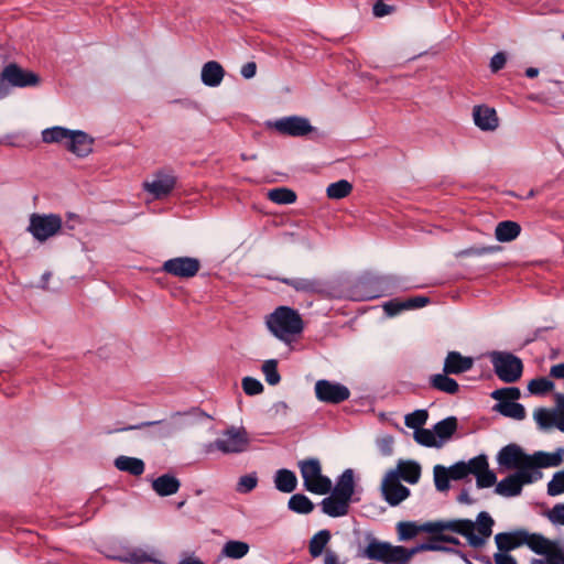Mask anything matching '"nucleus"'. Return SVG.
<instances>
[{"instance_id": "nucleus-18", "label": "nucleus", "mask_w": 564, "mask_h": 564, "mask_svg": "<svg viewBox=\"0 0 564 564\" xmlns=\"http://www.w3.org/2000/svg\"><path fill=\"white\" fill-rule=\"evenodd\" d=\"M474 366L471 357L463 356L458 351H449L444 360L443 371L445 375H460L469 371Z\"/></svg>"}, {"instance_id": "nucleus-9", "label": "nucleus", "mask_w": 564, "mask_h": 564, "mask_svg": "<svg viewBox=\"0 0 564 564\" xmlns=\"http://www.w3.org/2000/svg\"><path fill=\"white\" fill-rule=\"evenodd\" d=\"M542 477L540 470L525 471L520 470L511 474L500 480L495 488V492L502 497H516L522 491L524 485L532 484Z\"/></svg>"}, {"instance_id": "nucleus-64", "label": "nucleus", "mask_w": 564, "mask_h": 564, "mask_svg": "<svg viewBox=\"0 0 564 564\" xmlns=\"http://www.w3.org/2000/svg\"><path fill=\"white\" fill-rule=\"evenodd\" d=\"M494 560L496 564H518L513 556L501 551L494 555Z\"/></svg>"}, {"instance_id": "nucleus-58", "label": "nucleus", "mask_w": 564, "mask_h": 564, "mask_svg": "<svg viewBox=\"0 0 564 564\" xmlns=\"http://www.w3.org/2000/svg\"><path fill=\"white\" fill-rule=\"evenodd\" d=\"M495 250V247H470L463 250L460 254L467 257H480L484 254L492 253Z\"/></svg>"}, {"instance_id": "nucleus-10", "label": "nucleus", "mask_w": 564, "mask_h": 564, "mask_svg": "<svg viewBox=\"0 0 564 564\" xmlns=\"http://www.w3.org/2000/svg\"><path fill=\"white\" fill-rule=\"evenodd\" d=\"M62 228V218L56 214H32L28 230L39 241H45Z\"/></svg>"}, {"instance_id": "nucleus-14", "label": "nucleus", "mask_w": 564, "mask_h": 564, "mask_svg": "<svg viewBox=\"0 0 564 564\" xmlns=\"http://www.w3.org/2000/svg\"><path fill=\"white\" fill-rule=\"evenodd\" d=\"M200 267L197 258L176 257L164 261L162 271L180 279H191L198 273Z\"/></svg>"}, {"instance_id": "nucleus-57", "label": "nucleus", "mask_w": 564, "mask_h": 564, "mask_svg": "<svg viewBox=\"0 0 564 564\" xmlns=\"http://www.w3.org/2000/svg\"><path fill=\"white\" fill-rule=\"evenodd\" d=\"M547 517L551 522L564 525V503L555 505Z\"/></svg>"}, {"instance_id": "nucleus-6", "label": "nucleus", "mask_w": 564, "mask_h": 564, "mask_svg": "<svg viewBox=\"0 0 564 564\" xmlns=\"http://www.w3.org/2000/svg\"><path fill=\"white\" fill-rule=\"evenodd\" d=\"M40 82V76L34 72L24 69L17 63H10L0 73V99L10 95L11 87H36Z\"/></svg>"}, {"instance_id": "nucleus-40", "label": "nucleus", "mask_w": 564, "mask_h": 564, "mask_svg": "<svg viewBox=\"0 0 564 564\" xmlns=\"http://www.w3.org/2000/svg\"><path fill=\"white\" fill-rule=\"evenodd\" d=\"M352 191V185L346 180H339L330 183L326 188V195L330 199H341L347 197Z\"/></svg>"}, {"instance_id": "nucleus-55", "label": "nucleus", "mask_w": 564, "mask_h": 564, "mask_svg": "<svg viewBox=\"0 0 564 564\" xmlns=\"http://www.w3.org/2000/svg\"><path fill=\"white\" fill-rule=\"evenodd\" d=\"M258 478L256 475H245L240 477L238 485H237V491L241 494H247L253 490L257 487Z\"/></svg>"}, {"instance_id": "nucleus-44", "label": "nucleus", "mask_w": 564, "mask_h": 564, "mask_svg": "<svg viewBox=\"0 0 564 564\" xmlns=\"http://www.w3.org/2000/svg\"><path fill=\"white\" fill-rule=\"evenodd\" d=\"M434 484L438 491H446L449 489L451 474L448 468L443 465H435L433 468Z\"/></svg>"}, {"instance_id": "nucleus-33", "label": "nucleus", "mask_w": 564, "mask_h": 564, "mask_svg": "<svg viewBox=\"0 0 564 564\" xmlns=\"http://www.w3.org/2000/svg\"><path fill=\"white\" fill-rule=\"evenodd\" d=\"M395 471L399 475V479H403L411 485L416 484L421 477V466L413 460L400 462Z\"/></svg>"}, {"instance_id": "nucleus-47", "label": "nucleus", "mask_w": 564, "mask_h": 564, "mask_svg": "<svg viewBox=\"0 0 564 564\" xmlns=\"http://www.w3.org/2000/svg\"><path fill=\"white\" fill-rule=\"evenodd\" d=\"M441 543L442 542H440V541H433L432 536H431L429 542L421 543L412 549L413 555H415L416 553H420V552H424V551H435V552L460 554L459 551H457L453 547H449V546H445Z\"/></svg>"}, {"instance_id": "nucleus-2", "label": "nucleus", "mask_w": 564, "mask_h": 564, "mask_svg": "<svg viewBox=\"0 0 564 564\" xmlns=\"http://www.w3.org/2000/svg\"><path fill=\"white\" fill-rule=\"evenodd\" d=\"M562 462L563 457L560 452H536L533 455H528L516 444L505 446L498 454V463L502 467L517 469V471H533L539 470V468L556 467L560 466Z\"/></svg>"}, {"instance_id": "nucleus-62", "label": "nucleus", "mask_w": 564, "mask_h": 564, "mask_svg": "<svg viewBox=\"0 0 564 564\" xmlns=\"http://www.w3.org/2000/svg\"><path fill=\"white\" fill-rule=\"evenodd\" d=\"M444 532L445 531L431 532L432 540L433 541H440L442 543L453 544V545H459L460 544V541L456 536L444 534Z\"/></svg>"}, {"instance_id": "nucleus-54", "label": "nucleus", "mask_w": 564, "mask_h": 564, "mask_svg": "<svg viewBox=\"0 0 564 564\" xmlns=\"http://www.w3.org/2000/svg\"><path fill=\"white\" fill-rule=\"evenodd\" d=\"M497 481V476L489 468L484 470L479 475L476 476V485L478 488H489L494 486Z\"/></svg>"}, {"instance_id": "nucleus-21", "label": "nucleus", "mask_w": 564, "mask_h": 564, "mask_svg": "<svg viewBox=\"0 0 564 564\" xmlns=\"http://www.w3.org/2000/svg\"><path fill=\"white\" fill-rule=\"evenodd\" d=\"M525 530H516L513 532H501L495 536L497 547L501 552H509L524 544Z\"/></svg>"}, {"instance_id": "nucleus-28", "label": "nucleus", "mask_w": 564, "mask_h": 564, "mask_svg": "<svg viewBox=\"0 0 564 564\" xmlns=\"http://www.w3.org/2000/svg\"><path fill=\"white\" fill-rule=\"evenodd\" d=\"M521 226L512 220L500 221L495 230L496 239L500 242H510L519 237Z\"/></svg>"}, {"instance_id": "nucleus-24", "label": "nucleus", "mask_w": 564, "mask_h": 564, "mask_svg": "<svg viewBox=\"0 0 564 564\" xmlns=\"http://www.w3.org/2000/svg\"><path fill=\"white\" fill-rule=\"evenodd\" d=\"M180 487V480L170 474L161 475L152 481V489L161 497L176 494Z\"/></svg>"}, {"instance_id": "nucleus-26", "label": "nucleus", "mask_w": 564, "mask_h": 564, "mask_svg": "<svg viewBox=\"0 0 564 564\" xmlns=\"http://www.w3.org/2000/svg\"><path fill=\"white\" fill-rule=\"evenodd\" d=\"M113 464L120 471L128 473L132 476H141L145 469V465L142 459L124 455L118 456Z\"/></svg>"}, {"instance_id": "nucleus-25", "label": "nucleus", "mask_w": 564, "mask_h": 564, "mask_svg": "<svg viewBox=\"0 0 564 564\" xmlns=\"http://www.w3.org/2000/svg\"><path fill=\"white\" fill-rule=\"evenodd\" d=\"M202 82L209 87H217L225 76L224 67L216 61H209L202 68Z\"/></svg>"}, {"instance_id": "nucleus-1", "label": "nucleus", "mask_w": 564, "mask_h": 564, "mask_svg": "<svg viewBox=\"0 0 564 564\" xmlns=\"http://www.w3.org/2000/svg\"><path fill=\"white\" fill-rule=\"evenodd\" d=\"M474 529L475 525L470 519L429 521L423 524H416L412 521H401L397 524L400 541H409L415 538L420 532L451 531L466 538L471 547L478 549L484 545V540L474 534Z\"/></svg>"}, {"instance_id": "nucleus-34", "label": "nucleus", "mask_w": 564, "mask_h": 564, "mask_svg": "<svg viewBox=\"0 0 564 564\" xmlns=\"http://www.w3.org/2000/svg\"><path fill=\"white\" fill-rule=\"evenodd\" d=\"M330 538H332L330 532L326 529H323V530L318 531L317 533H315L308 543L310 555L313 558L321 556L323 554L326 545L330 541Z\"/></svg>"}, {"instance_id": "nucleus-22", "label": "nucleus", "mask_w": 564, "mask_h": 564, "mask_svg": "<svg viewBox=\"0 0 564 564\" xmlns=\"http://www.w3.org/2000/svg\"><path fill=\"white\" fill-rule=\"evenodd\" d=\"M349 501L333 494L332 491L330 496L324 498L321 502L322 511L332 518L346 516L349 511Z\"/></svg>"}, {"instance_id": "nucleus-51", "label": "nucleus", "mask_w": 564, "mask_h": 564, "mask_svg": "<svg viewBox=\"0 0 564 564\" xmlns=\"http://www.w3.org/2000/svg\"><path fill=\"white\" fill-rule=\"evenodd\" d=\"M547 494L550 496L564 494V470L554 474L552 480L547 484Z\"/></svg>"}, {"instance_id": "nucleus-7", "label": "nucleus", "mask_w": 564, "mask_h": 564, "mask_svg": "<svg viewBox=\"0 0 564 564\" xmlns=\"http://www.w3.org/2000/svg\"><path fill=\"white\" fill-rule=\"evenodd\" d=\"M489 359L497 377L506 383H514L520 380L523 372L522 360L508 351H491Z\"/></svg>"}, {"instance_id": "nucleus-3", "label": "nucleus", "mask_w": 564, "mask_h": 564, "mask_svg": "<svg viewBox=\"0 0 564 564\" xmlns=\"http://www.w3.org/2000/svg\"><path fill=\"white\" fill-rule=\"evenodd\" d=\"M267 326L276 338L289 343L292 337L303 332L304 323L296 310L279 306L268 316Z\"/></svg>"}, {"instance_id": "nucleus-35", "label": "nucleus", "mask_w": 564, "mask_h": 564, "mask_svg": "<svg viewBox=\"0 0 564 564\" xmlns=\"http://www.w3.org/2000/svg\"><path fill=\"white\" fill-rule=\"evenodd\" d=\"M540 430L546 431L556 427L557 412L555 410L539 408L533 413Z\"/></svg>"}, {"instance_id": "nucleus-45", "label": "nucleus", "mask_w": 564, "mask_h": 564, "mask_svg": "<svg viewBox=\"0 0 564 564\" xmlns=\"http://www.w3.org/2000/svg\"><path fill=\"white\" fill-rule=\"evenodd\" d=\"M151 425H159L158 434L161 437H170L178 430V426L175 425L174 423L164 422V421L144 422L137 426H129L126 430L141 429L143 426H151Z\"/></svg>"}, {"instance_id": "nucleus-4", "label": "nucleus", "mask_w": 564, "mask_h": 564, "mask_svg": "<svg viewBox=\"0 0 564 564\" xmlns=\"http://www.w3.org/2000/svg\"><path fill=\"white\" fill-rule=\"evenodd\" d=\"M367 545L359 553V556L382 563L408 564L413 556L412 549L401 545H392L389 542L380 541L371 534L366 536Z\"/></svg>"}, {"instance_id": "nucleus-5", "label": "nucleus", "mask_w": 564, "mask_h": 564, "mask_svg": "<svg viewBox=\"0 0 564 564\" xmlns=\"http://www.w3.org/2000/svg\"><path fill=\"white\" fill-rule=\"evenodd\" d=\"M305 490L315 495H327L332 490V480L323 475L318 458L310 457L297 462Z\"/></svg>"}, {"instance_id": "nucleus-15", "label": "nucleus", "mask_w": 564, "mask_h": 564, "mask_svg": "<svg viewBox=\"0 0 564 564\" xmlns=\"http://www.w3.org/2000/svg\"><path fill=\"white\" fill-rule=\"evenodd\" d=\"M274 129L284 135L303 137L313 131L306 118L299 116L284 117L273 123Z\"/></svg>"}, {"instance_id": "nucleus-11", "label": "nucleus", "mask_w": 564, "mask_h": 564, "mask_svg": "<svg viewBox=\"0 0 564 564\" xmlns=\"http://www.w3.org/2000/svg\"><path fill=\"white\" fill-rule=\"evenodd\" d=\"M249 444V437L245 429L231 426L223 432L214 442V446L224 454L245 452Z\"/></svg>"}, {"instance_id": "nucleus-53", "label": "nucleus", "mask_w": 564, "mask_h": 564, "mask_svg": "<svg viewBox=\"0 0 564 564\" xmlns=\"http://www.w3.org/2000/svg\"><path fill=\"white\" fill-rule=\"evenodd\" d=\"M466 465H468V473L475 476L479 475L480 473L489 468L488 460L485 455H478L469 459V462L466 463Z\"/></svg>"}, {"instance_id": "nucleus-36", "label": "nucleus", "mask_w": 564, "mask_h": 564, "mask_svg": "<svg viewBox=\"0 0 564 564\" xmlns=\"http://www.w3.org/2000/svg\"><path fill=\"white\" fill-rule=\"evenodd\" d=\"M495 410L507 417H511L521 421L525 417L527 412L521 403L511 402H499L495 405Z\"/></svg>"}, {"instance_id": "nucleus-41", "label": "nucleus", "mask_w": 564, "mask_h": 564, "mask_svg": "<svg viewBox=\"0 0 564 564\" xmlns=\"http://www.w3.org/2000/svg\"><path fill=\"white\" fill-rule=\"evenodd\" d=\"M268 197L271 202L282 205L293 204L296 200L295 192L285 187L270 189Z\"/></svg>"}, {"instance_id": "nucleus-23", "label": "nucleus", "mask_w": 564, "mask_h": 564, "mask_svg": "<svg viewBox=\"0 0 564 564\" xmlns=\"http://www.w3.org/2000/svg\"><path fill=\"white\" fill-rule=\"evenodd\" d=\"M333 494L351 501L355 492V480L352 469H346L337 479L335 487L330 490Z\"/></svg>"}, {"instance_id": "nucleus-37", "label": "nucleus", "mask_w": 564, "mask_h": 564, "mask_svg": "<svg viewBox=\"0 0 564 564\" xmlns=\"http://www.w3.org/2000/svg\"><path fill=\"white\" fill-rule=\"evenodd\" d=\"M474 525L475 530L478 531L479 535H476L479 539L484 540V543L486 542V539H488L492 534V527L495 524L494 519L490 517V514L486 511H481L478 513L476 518V522L470 520Z\"/></svg>"}, {"instance_id": "nucleus-17", "label": "nucleus", "mask_w": 564, "mask_h": 564, "mask_svg": "<svg viewBox=\"0 0 564 564\" xmlns=\"http://www.w3.org/2000/svg\"><path fill=\"white\" fill-rule=\"evenodd\" d=\"M279 280L296 292L306 294H323L325 292L323 282L315 278H281Z\"/></svg>"}, {"instance_id": "nucleus-61", "label": "nucleus", "mask_w": 564, "mask_h": 564, "mask_svg": "<svg viewBox=\"0 0 564 564\" xmlns=\"http://www.w3.org/2000/svg\"><path fill=\"white\" fill-rule=\"evenodd\" d=\"M373 14L377 18H382L393 11V7L386 4L382 0L376 1L372 8Z\"/></svg>"}, {"instance_id": "nucleus-30", "label": "nucleus", "mask_w": 564, "mask_h": 564, "mask_svg": "<svg viewBox=\"0 0 564 564\" xmlns=\"http://www.w3.org/2000/svg\"><path fill=\"white\" fill-rule=\"evenodd\" d=\"M430 386L447 394H456L459 391V384L449 375L436 373L430 377Z\"/></svg>"}, {"instance_id": "nucleus-48", "label": "nucleus", "mask_w": 564, "mask_h": 564, "mask_svg": "<svg viewBox=\"0 0 564 564\" xmlns=\"http://www.w3.org/2000/svg\"><path fill=\"white\" fill-rule=\"evenodd\" d=\"M429 413L426 410H415L414 412L406 414L404 423L409 429L417 431L426 423Z\"/></svg>"}, {"instance_id": "nucleus-43", "label": "nucleus", "mask_w": 564, "mask_h": 564, "mask_svg": "<svg viewBox=\"0 0 564 564\" xmlns=\"http://www.w3.org/2000/svg\"><path fill=\"white\" fill-rule=\"evenodd\" d=\"M261 370L264 375L265 381L270 386H276L281 381V376L278 371V360L269 359L262 364Z\"/></svg>"}, {"instance_id": "nucleus-63", "label": "nucleus", "mask_w": 564, "mask_h": 564, "mask_svg": "<svg viewBox=\"0 0 564 564\" xmlns=\"http://www.w3.org/2000/svg\"><path fill=\"white\" fill-rule=\"evenodd\" d=\"M429 303V299L426 296H413L404 301L405 310L410 308H420L425 306Z\"/></svg>"}, {"instance_id": "nucleus-27", "label": "nucleus", "mask_w": 564, "mask_h": 564, "mask_svg": "<svg viewBox=\"0 0 564 564\" xmlns=\"http://www.w3.org/2000/svg\"><path fill=\"white\" fill-rule=\"evenodd\" d=\"M525 535H527V538H525L524 544H527L536 554L545 555L551 550H553L554 547L557 546L554 542L546 539L542 534L528 533L525 531Z\"/></svg>"}, {"instance_id": "nucleus-38", "label": "nucleus", "mask_w": 564, "mask_h": 564, "mask_svg": "<svg viewBox=\"0 0 564 564\" xmlns=\"http://www.w3.org/2000/svg\"><path fill=\"white\" fill-rule=\"evenodd\" d=\"M70 130L63 127H53L42 132V139L45 143H62L67 145Z\"/></svg>"}, {"instance_id": "nucleus-13", "label": "nucleus", "mask_w": 564, "mask_h": 564, "mask_svg": "<svg viewBox=\"0 0 564 564\" xmlns=\"http://www.w3.org/2000/svg\"><path fill=\"white\" fill-rule=\"evenodd\" d=\"M381 494L383 499L392 507L400 505L410 496V489L400 482L395 470H389L382 479Z\"/></svg>"}, {"instance_id": "nucleus-20", "label": "nucleus", "mask_w": 564, "mask_h": 564, "mask_svg": "<svg viewBox=\"0 0 564 564\" xmlns=\"http://www.w3.org/2000/svg\"><path fill=\"white\" fill-rule=\"evenodd\" d=\"M473 117L475 124L484 131H492L498 127V117L494 108L475 106Z\"/></svg>"}, {"instance_id": "nucleus-32", "label": "nucleus", "mask_w": 564, "mask_h": 564, "mask_svg": "<svg viewBox=\"0 0 564 564\" xmlns=\"http://www.w3.org/2000/svg\"><path fill=\"white\" fill-rule=\"evenodd\" d=\"M458 421L455 416H448L440 422H437L434 427L433 432L435 434V437L440 442H446L452 438V436L457 431Z\"/></svg>"}, {"instance_id": "nucleus-52", "label": "nucleus", "mask_w": 564, "mask_h": 564, "mask_svg": "<svg viewBox=\"0 0 564 564\" xmlns=\"http://www.w3.org/2000/svg\"><path fill=\"white\" fill-rule=\"evenodd\" d=\"M242 389L248 395H257L263 392V384L256 378L245 377L241 382Z\"/></svg>"}, {"instance_id": "nucleus-50", "label": "nucleus", "mask_w": 564, "mask_h": 564, "mask_svg": "<svg viewBox=\"0 0 564 564\" xmlns=\"http://www.w3.org/2000/svg\"><path fill=\"white\" fill-rule=\"evenodd\" d=\"M118 561L133 564H141L145 562L152 561L151 557L141 550H134L132 552H128L124 555H120L116 557Z\"/></svg>"}, {"instance_id": "nucleus-42", "label": "nucleus", "mask_w": 564, "mask_h": 564, "mask_svg": "<svg viewBox=\"0 0 564 564\" xmlns=\"http://www.w3.org/2000/svg\"><path fill=\"white\" fill-rule=\"evenodd\" d=\"M414 440L420 445H423L425 447H435L440 448L443 446V442H440L436 437L433 431L427 429H420L417 431H414Z\"/></svg>"}, {"instance_id": "nucleus-60", "label": "nucleus", "mask_w": 564, "mask_h": 564, "mask_svg": "<svg viewBox=\"0 0 564 564\" xmlns=\"http://www.w3.org/2000/svg\"><path fill=\"white\" fill-rule=\"evenodd\" d=\"M507 57L503 52L496 53L490 61V68L494 73L499 72L506 65Z\"/></svg>"}, {"instance_id": "nucleus-8", "label": "nucleus", "mask_w": 564, "mask_h": 564, "mask_svg": "<svg viewBox=\"0 0 564 564\" xmlns=\"http://www.w3.org/2000/svg\"><path fill=\"white\" fill-rule=\"evenodd\" d=\"M393 284L391 276L367 274L355 284L358 300H372L387 294Z\"/></svg>"}, {"instance_id": "nucleus-19", "label": "nucleus", "mask_w": 564, "mask_h": 564, "mask_svg": "<svg viewBox=\"0 0 564 564\" xmlns=\"http://www.w3.org/2000/svg\"><path fill=\"white\" fill-rule=\"evenodd\" d=\"M94 140L84 131L70 130L66 149L79 158L87 156L93 151Z\"/></svg>"}, {"instance_id": "nucleus-59", "label": "nucleus", "mask_w": 564, "mask_h": 564, "mask_svg": "<svg viewBox=\"0 0 564 564\" xmlns=\"http://www.w3.org/2000/svg\"><path fill=\"white\" fill-rule=\"evenodd\" d=\"M547 564H564V552L560 546L545 554Z\"/></svg>"}, {"instance_id": "nucleus-49", "label": "nucleus", "mask_w": 564, "mask_h": 564, "mask_svg": "<svg viewBox=\"0 0 564 564\" xmlns=\"http://www.w3.org/2000/svg\"><path fill=\"white\" fill-rule=\"evenodd\" d=\"M520 390L516 387L497 389L491 393V398L499 402H511L520 398Z\"/></svg>"}, {"instance_id": "nucleus-31", "label": "nucleus", "mask_w": 564, "mask_h": 564, "mask_svg": "<svg viewBox=\"0 0 564 564\" xmlns=\"http://www.w3.org/2000/svg\"><path fill=\"white\" fill-rule=\"evenodd\" d=\"M249 550L250 546L247 542L229 540L224 544L220 551V557L240 560L249 553Z\"/></svg>"}, {"instance_id": "nucleus-39", "label": "nucleus", "mask_w": 564, "mask_h": 564, "mask_svg": "<svg viewBox=\"0 0 564 564\" xmlns=\"http://www.w3.org/2000/svg\"><path fill=\"white\" fill-rule=\"evenodd\" d=\"M289 509L300 514H308L314 510V503L303 494L293 495L288 502Z\"/></svg>"}, {"instance_id": "nucleus-16", "label": "nucleus", "mask_w": 564, "mask_h": 564, "mask_svg": "<svg viewBox=\"0 0 564 564\" xmlns=\"http://www.w3.org/2000/svg\"><path fill=\"white\" fill-rule=\"evenodd\" d=\"M176 177L173 173L167 171H159L155 173L151 182L143 184L144 189L150 193L154 198L160 199L166 197L175 187Z\"/></svg>"}, {"instance_id": "nucleus-29", "label": "nucleus", "mask_w": 564, "mask_h": 564, "mask_svg": "<svg viewBox=\"0 0 564 564\" xmlns=\"http://www.w3.org/2000/svg\"><path fill=\"white\" fill-rule=\"evenodd\" d=\"M275 488L285 494H290L296 489L297 478L294 471L282 468L275 473L274 476Z\"/></svg>"}, {"instance_id": "nucleus-46", "label": "nucleus", "mask_w": 564, "mask_h": 564, "mask_svg": "<svg viewBox=\"0 0 564 564\" xmlns=\"http://www.w3.org/2000/svg\"><path fill=\"white\" fill-rule=\"evenodd\" d=\"M554 388V383L545 377H539L532 379L528 384V390L530 393L535 395H543L547 392L552 391Z\"/></svg>"}, {"instance_id": "nucleus-56", "label": "nucleus", "mask_w": 564, "mask_h": 564, "mask_svg": "<svg viewBox=\"0 0 564 564\" xmlns=\"http://www.w3.org/2000/svg\"><path fill=\"white\" fill-rule=\"evenodd\" d=\"M448 471L451 474V478L453 480H460L467 477L468 473V465H466L465 462H458L451 466L448 468Z\"/></svg>"}, {"instance_id": "nucleus-12", "label": "nucleus", "mask_w": 564, "mask_h": 564, "mask_svg": "<svg viewBox=\"0 0 564 564\" xmlns=\"http://www.w3.org/2000/svg\"><path fill=\"white\" fill-rule=\"evenodd\" d=\"M314 391L318 401L329 404H339L350 397V390L346 386L326 379L317 380Z\"/></svg>"}]
</instances>
